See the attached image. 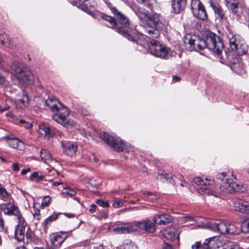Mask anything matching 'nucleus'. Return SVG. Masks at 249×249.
<instances>
[{"label": "nucleus", "instance_id": "40", "mask_svg": "<svg viewBox=\"0 0 249 249\" xmlns=\"http://www.w3.org/2000/svg\"><path fill=\"white\" fill-rule=\"evenodd\" d=\"M157 178L159 180H163L164 179H166L167 181H169V182L172 183V181H173V177L171 176H169L168 174L165 173V174H159L157 175Z\"/></svg>", "mask_w": 249, "mask_h": 249}, {"label": "nucleus", "instance_id": "15", "mask_svg": "<svg viewBox=\"0 0 249 249\" xmlns=\"http://www.w3.org/2000/svg\"><path fill=\"white\" fill-rule=\"evenodd\" d=\"M61 145L63 152L67 155L72 156L75 155L77 150V145L73 142L62 141Z\"/></svg>", "mask_w": 249, "mask_h": 249}, {"label": "nucleus", "instance_id": "22", "mask_svg": "<svg viewBox=\"0 0 249 249\" xmlns=\"http://www.w3.org/2000/svg\"><path fill=\"white\" fill-rule=\"evenodd\" d=\"M38 132L39 134L45 138H50L53 134L49 126L46 124H41L39 125Z\"/></svg>", "mask_w": 249, "mask_h": 249}, {"label": "nucleus", "instance_id": "12", "mask_svg": "<svg viewBox=\"0 0 249 249\" xmlns=\"http://www.w3.org/2000/svg\"><path fill=\"white\" fill-rule=\"evenodd\" d=\"M27 226V224L24 218L18 220V224L16 226L14 232V237L17 241L25 242L24 239Z\"/></svg>", "mask_w": 249, "mask_h": 249}, {"label": "nucleus", "instance_id": "56", "mask_svg": "<svg viewBox=\"0 0 249 249\" xmlns=\"http://www.w3.org/2000/svg\"><path fill=\"white\" fill-rule=\"evenodd\" d=\"M13 170L17 172L19 170V164L18 163H14L12 165Z\"/></svg>", "mask_w": 249, "mask_h": 249}, {"label": "nucleus", "instance_id": "48", "mask_svg": "<svg viewBox=\"0 0 249 249\" xmlns=\"http://www.w3.org/2000/svg\"><path fill=\"white\" fill-rule=\"evenodd\" d=\"M96 203L99 206L104 208H107L109 206V203L107 201H104L101 199H98L96 201Z\"/></svg>", "mask_w": 249, "mask_h": 249}, {"label": "nucleus", "instance_id": "37", "mask_svg": "<svg viewBox=\"0 0 249 249\" xmlns=\"http://www.w3.org/2000/svg\"><path fill=\"white\" fill-rule=\"evenodd\" d=\"M137 15L140 18L147 20L149 13L148 11L144 9H139L137 12Z\"/></svg>", "mask_w": 249, "mask_h": 249}, {"label": "nucleus", "instance_id": "16", "mask_svg": "<svg viewBox=\"0 0 249 249\" xmlns=\"http://www.w3.org/2000/svg\"><path fill=\"white\" fill-rule=\"evenodd\" d=\"M235 178L233 176L231 178L227 177L225 181L223 182L220 185V189L221 190L226 193L231 194L234 193L233 183Z\"/></svg>", "mask_w": 249, "mask_h": 249}, {"label": "nucleus", "instance_id": "36", "mask_svg": "<svg viewBox=\"0 0 249 249\" xmlns=\"http://www.w3.org/2000/svg\"><path fill=\"white\" fill-rule=\"evenodd\" d=\"M45 176L42 175H39L38 172H35L30 176V179L31 181L36 182L44 180Z\"/></svg>", "mask_w": 249, "mask_h": 249}, {"label": "nucleus", "instance_id": "3", "mask_svg": "<svg viewBox=\"0 0 249 249\" xmlns=\"http://www.w3.org/2000/svg\"><path fill=\"white\" fill-rule=\"evenodd\" d=\"M160 16L157 13L149 15L147 20H149L153 24H147L145 27L144 35L149 39H156L160 36V31L164 27V25L160 20Z\"/></svg>", "mask_w": 249, "mask_h": 249}, {"label": "nucleus", "instance_id": "63", "mask_svg": "<svg viewBox=\"0 0 249 249\" xmlns=\"http://www.w3.org/2000/svg\"><path fill=\"white\" fill-rule=\"evenodd\" d=\"M173 80L177 81L179 82L180 80V78L179 77H178L177 76H174L173 78Z\"/></svg>", "mask_w": 249, "mask_h": 249}, {"label": "nucleus", "instance_id": "28", "mask_svg": "<svg viewBox=\"0 0 249 249\" xmlns=\"http://www.w3.org/2000/svg\"><path fill=\"white\" fill-rule=\"evenodd\" d=\"M0 199H2L5 202L11 201L13 199L11 196L6 190L5 188L2 187L0 183Z\"/></svg>", "mask_w": 249, "mask_h": 249}, {"label": "nucleus", "instance_id": "26", "mask_svg": "<svg viewBox=\"0 0 249 249\" xmlns=\"http://www.w3.org/2000/svg\"><path fill=\"white\" fill-rule=\"evenodd\" d=\"M237 49H235L234 52L238 55H242L247 53L248 50V46L245 43L244 40L238 44Z\"/></svg>", "mask_w": 249, "mask_h": 249}, {"label": "nucleus", "instance_id": "45", "mask_svg": "<svg viewBox=\"0 0 249 249\" xmlns=\"http://www.w3.org/2000/svg\"><path fill=\"white\" fill-rule=\"evenodd\" d=\"M71 3L73 5L77 6L83 11H86L88 9V7L82 4L80 0L79 1H72Z\"/></svg>", "mask_w": 249, "mask_h": 249}, {"label": "nucleus", "instance_id": "29", "mask_svg": "<svg viewBox=\"0 0 249 249\" xmlns=\"http://www.w3.org/2000/svg\"><path fill=\"white\" fill-rule=\"evenodd\" d=\"M194 182L197 185H203L206 186L207 185H210L213 183V180L211 178H206L204 180L201 177H197L194 179Z\"/></svg>", "mask_w": 249, "mask_h": 249}, {"label": "nucleus", "instance_id": "34", "mask_svg": "<svg viewBox=\"0 0 249 249\" xmlns=\"http://www.w3.org/2000/svg\"><path fill=\"white\" fill-rule=\"evenodd\" d=\"M140 1L151 10H153L154 6L157 3L156 0H140Z\"/></svg>", "mask_w": 249, "mask_h": 249}, {"label": "nucleus", "instance_id": "59", "mask_svg": "<svg viewBox=\"0 0 249 249\" xmlns=\"http://www.w3.org/2000/svg\"><path fill=\"white\" fill-rule=\"evenodd\" d=\"M97 206L94 204H92L90 206V208L89 210V212L90 213H93L95 212Z\"/></svg>", "mask_w": 249, "mask_h": 249}, {"label": "nucleus", "instance_id": "25", "mask_svg": "<svg viewBox=\"0 0 249 249\" xmlns=\"http://www.w3.org/2000/svg\"><path fill=\"white\" fill-rule=\"evenodd\" d=\"M227 4H230L229 6L230 10L232 14L237 16L240 15L242 13L241 8L239 7L238 3H234L235 0H225Z\"/></svg>", "mask_w": 249, "mask_h": 249}, {"label": "nucleus", "instance_id": "55", "mask_svg": "<svg viewBox=\"0 0 249 249\" xmlns=\"http://www.w3.org/2000/svg\"><path fill=\"white\" fill-rule=\"evenodd\" d=\"M4 221L2 218L0 217V232H2L4 229Z\"/></svg>", "mask_w": 249, "mask_h": 249}, {"label": "nucleus", "instance_id": "57", "mask_svg": "<svg viewBox=\"0 0 249 249\" xmlns=\"http://www.w3.org/2000/svg\"><path fill=\"white\" fill-rule=\"evenodd\" d=\"M5 83V77L0 73V86L3 85Z\"/></svg>", "mask_w": 249, "mask_h": 249}, {"label": "nucleus", "instance_id": "13", "mask_svg": "<svg viewBox=\"0 0 249 249\" xmlns=\"http://www.w3.org/2000/svg\"><path fill=\"white\" fill-rule=\"evenodd\" d=\"M64 232L53 233L50 236V241L51 242V248L52 249H58L64 242L66 237L62 236L64 234Z\"/></svg>", "mask_w": 249, "mask_h": 249}, {"label": "nucleus", "instance_id": "52", "mask_svg": "<svg viewBox=\"0 0 249 249\" xmlns=\"http://www.w3.org/2000/svg\"><path fill=\"white\" fill-rule=\"evenodd\" d=\"M107 217V214L105 212H102L96 216V217L100 220L103 218L106 219Z\"/></svg>", "mask_w": 249, "mask_h": 249}, {"label": "nucleus", "instance_id": "64", "mask_svg": "<svg viewBox=\"0 0 249 249\" xmlns=\"http://www.w3.org/2000/svg\"><path fill=\"white\" fill-rule=\"evenodd\" d=\"M96 249H104V247L103 245L99 246Z\"/></svg>", "mask_w": 249, "mask_h": 249}, {"label": "nucleus", "instance_id": "33", "mask_svg": "<svg viewBox=\"0 0 249 249\" xmlns=\"http://www.w3.org/2000/svg\"><path fill=\"white\" fill-rule=\"evenodd\" d=\"M223 45L222 44V49L220 50V51L218 53L216 52H213V53H215L218 56V57L220 59V62L222 63H226V57H227V52L226 51H224L223 52Z\"/></svg>", "mask_w": 249, "mask_h": 249}, {"label": "nucleus", "instance_id": "53", "mask_svg": "<svg viewBox=\"0 0 249 249\" xmlns=\"http://www.w3.org/2000/svg\"><path fill=\"white\" fill-rule=\"evenodd\" d=\"M227 176L225 173L222 172L217 175V178L224 182L225 180V178L227 177Z\"/></svg>", "mask_w": 249, "mask_h": 249}, {"label": "nucleus", "instance_id": "11", "mask_svg": "<svg viewBox=\"0 0 249 249\" xmlns=\"http://www.w3.org/2000/svg\"><path fill=\"white\" fill-rule=\"evenodd\" d=\"M191 7L195 17L202 20L207 19L208 16L205 8L200 0H192Z\"/></svg>", "mask_w": 249, "mask_h": 249}, {"label": "nucleus", "instance_id": "58", "mask_svg": "<svg viewBox=\"0 0 249 249\" xmlns=\"http://www.w3.org/2000/svg\"><path fill=\"white\" fill-rule=\"evenodd\" d=\"M163 249H173L172 246L167 243H165L162 245Z\"/></svg>", "mask_w": 249, "mask_h": 249}, {"label": "nucleus", "instance_id": "14", "mask_svg": "<svg viewBox=\"0 0 249 249\" xmlns=\"http://www.w3.org/2000/svg\"><path fill=\"white\" fill-rule=\"evenodd\" d=\"M111 230L117 234L128 233L134 232L133 223H123L110 228Z\"/></svg>", "mask_w": 249, "mask_h": 249}, {"label": "nucleus", "instance_id": "10", "mask_svg": "<svg viewBox=\"0 0 249 249\" xmlns=\"http://www.w3.org/2000/svg\"><path fill=\"white\" fill-rule=\"evenodd\" d=\"M1 212L8 216H14L18 220L23 218L18 206L15 204L14 199L0 204Z\"/></svg>", "mask_w": 249, "mask_h": 249}, {"label": "nucleus", "instance_id": "50", "mask_svg": "<svg viewBox=\"0 0 249 249\" xmlns=\"http://www.w3.org/2000/svg\"><path fill=\"white\" fill-rule=\"evenodd\" d=\"M123 204L124 203L122 201L116 199L115 202L113 204V207L115 208H118L122 206Z\"/></svg>", "mask_w": 249, "mask_h": 249}, {"label": "nucleus", "instance_id": "9", "mask_svg": "<svg viewBox=\"0 0 249 249\" xmlns=\"http://www.w3.org/2000/svg\"><path fill=\"white\" fill-rule=\"evenodd\" d=\"M134 231H143L147 233H154L157 226L155 221L149 219H145L141 221H135L132 222Z\"/></svg>", "mask_w": 249, "mask_h": 249}, {"label": "nucleus", "instance_id": "20", "mask_svg": "<svg viewBox=\"0 0 249 249\" xmlns=\"http://www.w3.org/2000/svg\"><path fill=\"white\" fill-rule=\"evenodd\" d=\"M172 220V217L167 214H160L153 217V221L158 225H166L171 223Z\"/></svg>", "mask_w": 249, "mask_h": 249}, {"label": "nucleus", "instance_id": "32", "mask_svg": "<svg viewBox=\"0 0 249 249\" xmlns=\"http://www.w3.org/2000/svg\"><path fill=\"white\" fill-rule=\"evenodd\" d=\"M197 192L201 195H207L208 196H216V193L214 191L207 187H200L197 189Z\"/></svg>", "mask_w": 249, "mask_h": 249}, {"label": "nucleus", "instance_id": "54", "mask_svg": "<svg viewBox=\"0 0 249 249\" xmlns=\"http://www.w3.org/2000/svg\"><path fill=\"white\" fill-rule=\"evenodd\" d=\"M183 220L185 221H190V222H194L195 221V219L194 217L190 216H186L182 217Z\"/></svg>", "mask_w": 249, "mask_h": 249}, {"label": "nucleus", "instance_id": "51", "mask_svg": "<svg viewBox=\"0 0 249 249\" xmlns=\"http://www.w3.org/2000/svg\"><path fill=\"white\" fill-rule=\"evenodd\" d=\"M33 213L34 217L35 218H36L37 220H39L40 219V217H39L40 211L39 209L36 208L35 206L34 207V212Z\"/></svg>", "mask_w": 249, "mask_h": 249}, {"label": "nucleus", "instance_id": "6", "mask_svg": "<svg viewBox=\"0 0 249 249\" xmlns=\"http://www.w3.org/2000/svg\"><path fill=\"white\" fill-rule=\"evenodd\" d=\"M110 9L112 13L116 16L118 20V24H119L120 27H121L122 33L119 34L127 38L129 40L135 41V37L129 33L130 23L128 18L119 11L115 7H110Z\"/></svg>", "mask_w": 249, "mask_h": 249}, {"label": "nucleus", "instance_id": "2", "mask_svg": "<svg viewBox=\"0 0 249 249\" xmlns=\"http://www.w3.org/2000/svg\"><path fill=\"white\" fill-rule=\"evenodd\" d=\"M45 103L52 111L55 112L52 116L55 122L66 127H71L74 125V122L69 118V109L57 99L49 98L46 100Z\"/></svg>", "mask_w": 249, "mask_h": 249}, {"label": "nucleus", "instance_id": "61", "mask_svg": "<svg viewBox=\"0 0 249 249\" xmlns=\"http://www.w3.org/2000/svg\"><path fill=\"white\" fill-rule=\"evenodd\" d=\"M64 214L69 218L73 217L75 215L74 214L70 213H65Z\"/></svg>", "mask_w": 249, "mask_h": 249}, {"label": "nucleus", "instance_id": "18", "mask_svg": "<svg viewBox=\"0 0 249 249\" xmlns=\"http://www.w3.org/2000/svg\"><path fill=\"white\" fill-rule=\"evenodd\" d=\"M101 17L102 19L107 21L110 24V27L112 29L119 34L122 33L121 27H120L119 24H118L114 18L104 14H102Z\"/></svg>", "mask_w": 249, "mask_h": 249}, {"label": "nucleus", "instance_id": "21", "mask_svg": "<svg viewBox=\"0 0 249 249\" xmlns=\"http://www.w3.org/2000/svg\"><path fill=\"white\" fill-rule=\"evenodd\" d=\"M163 234L167 239L173 240L179 239L178 231L173 227H169L163 231Z\"/></svg>", "mask_w": 249, "mask_h": 249}, {"label": "nucleus", "instance_id": "60", "mask_svg": "<svg viewBox=\"0 0 249 249\" xmlns=\"http://www.w3.org/2000/svg\"><path fill=\"white\" fill-rule=\"evenodd\" d=\"M31 171V169L30 168H27V169H23L21 172V174L22 175H24L26 174L28 172H29Z\"/></svg>", "mask_w": 249, "mask_h": 249}, {"label": "nucleus", "instance_id": "17", "mask_svg": "<svg viewBox=\"0 0 249 249\" xmlns=\"http://www.w3.org/2000/svg\"><path fill=\"white\" fill-rule=\"evenodd\" d=\"M210 7L213 9L215 15H217L220 20L226 18L225 12L224 11L219 2L214 0L209 1Z\"/></svg>", "mask_w": 249, "mask_h": 249}, {"label": "nucleus", "instance_id": "41", "mask_svg": "<svg viewBox=\"0 0 249 249\" xmlns=\"http://www.w3.org/2000/svg\"><path fill=\"white\" fill-rule=\"evenodd\" d=\"M8 41V38L6 37V35L2 30L0 29V42L5 46H7L6 44Z\"/></svg>", "mask_w": 249, "mask_h": 249}, {"label": "nucleus", "instance_id": "19", "mask_svg": "<svg viewBox=\"0 0 249 249\" xmlns=\"http://www.w3.org/2000/svg\"><path fill=\"white\" fill-rule=\"evenodd\" d=\"M234 207L236 211L242 213H249V204L247 201L242 199H237L234 202Z\"/></svg>", "mask_w": 249, "mask_h": 249}, {"label": "nucleus", "instance_id": "39", "mask_svg": "<svg viewBox=\"0 0 249 249\" xmlns=\"http://www.w3.org/2000/svg\"><path fill=\"white\" fill-rule=\"evenodd\" d=\"M241 229L242 232L244 233L249 232V220L247 218L241 223Z\"/></svg>", "mask_w": 249, "mask_h": 249}, {"label": "nucleus", "instance_id": "23", "mask_svg": "<svg viewBox=\"0 0 249 249\" xmlns=\"http://www.w3.org/2000/svg\"><path fill=\"white\" fill-rule=\"evenodd\" d=\"M186 0H174L172 2V8L176 14L180 13L185 7Z\"/></svg>", "mask_w": 249, "mask_h": 249}, {"label": "nucleus", "instance_id": "43", "mask_svg": "<svg viewBox=\"0 0 249 249\" xmlns=\"http://www.w3.org/2000/svg\"><path fill=\"white\" fill-rule=\"evenodd\" d=\"M25 237H26V243L28 244L30 242H31L32 241L33 233H32V232L30 230V228L29 227H28L27 230H26L25 231Z\"/></svg>", "mask_w": 249, "mask_h": 249}, {"label": "nucleus", "instance_id": "62", "mask_svg": "<svg viewBox=\"0 0 249 249\" xmlns=\"http://www.w3.org/2000/svg\"><path fill=\"white\" fill-rule=\"evenodd\" d=\"M223 249H242L237 246H234L231 247V248H224Z\"/></svg>", "mask_w": 249, "mask_h": 249}, {"label": "nucleus", "instance_id": "27", "mask_svg": "<svg viewBox=\"0 0 249 249\" xmlns=\"http://www.w3.org/2000/svg\"><path fill=\"white\" fill-rule=\"evenodd\" d=\"M212 238L206 239L202 244L200 242H196L192 246V249H210L209 244L210 243Z\"/></svg>", "mask_w": 249, "mask_h": 249}, {"label": "nucleus", "instance_id": "4", "mask_svg": "<svg viewBox=\"0 0 249 249\" xmlns=\"http://www.w3.org/2000/svg\"><path fill=\"white\" fill-rule=\"evenodd\" d=\"M201 227L209 229L222 234H234L236 232V228L232 224L224 221H211L202 224Z\"/></svg>", "mask_w": 249, "mask_h": 249}, {"label": "nucleus", "instance_id": "30", "mask_svg": "<svg viewBox=\"0 0 249 249\" xmlns=\"http://www.w3.org/2000/svg\"><path fill=\"white\" fill-rule=\"evenodd\" d=\"M9 144L11 147L19 150H22L24 147V143L22 142L19 141L18 139H15L11 140Z\"/></svg>", "mask_w": 249, "mask_h": 249}, {"label": "nucleus", "instance_id": "44", "mask_svg": "<svg viewBox=\"0 0 249 249\" xmlns=\"http://www.w3.org/2000/svg\"><path fill=\"white\" fill-rule=\"evenodd\" d=\"M62 193L64 195L70 196L71 197L73 196L76 195L75 191L70 188H64L62 192Z\"/></svg>", "mask_w": 249, "mask_h": 249}, {"label": "nucleus", "instance_id": "47", "mask_svg": "<svg viewBox=\"0 0 249 249\" xmlns=\"http://www.w3.org/2000/svg\"><path fill=\"white\" fill-rule=\"evenodd\" d=\"M18 102L23 104L24 106H26L29 104V98L27 95L23 94V97L21 99H18Z\"/></svg>", "mask_w": 249, "mask_h": 249}, {"label": "nucleus", "instance_id": "38", "mask_svg": "<svg viewBox=\"0 0 249 249\" xmlns=\"http://www.w3.org/2000/svg\"><path fill=\"white\" fill-rule=\"evenodd\" d=\"M234 186V192H244L246 190V186L240 183H237L234 182L233 183Z\"/></svg>", "mask_w": 249, "mask_h": 249}, {"label": "nucleus", "instance_id": "24", "mask_svg": "<svg viewBox=\"0 0 249 249\" xmlns=\"http://www.w3.org/2000/svg\"><path fill=\"white\" fill-rule=\"evenodd\" d=\"M231 37L230 36H229L230 46L231 49L234 51L235 49H237L238 44L243 39H242L241 37L238 35H231Z\"/></svg>", "mask_w": 249, "mask_h": 249}, {"label": "nucleus", "instance_id": "49", "mask_svg": "<svg viewBox=\"0 0 249 249\" xmlns=\"http://www.w3.org/2000/svg\"><path fill=\"white\" fill-rule=\"evenodd\" d=\"M20 123L22 124V126L27 129L31 128L32 127V124L30 122H26L24 120H21Z\"/></svg>", "mask_w": 249, "mask_h": 249}, {"label": "nucleus", "instance_id": "8", "mask_svg": "<svg viewBox=\"0 0 249 249\" xmlns=\"http://www.w3.org/2000/svg\"><path fill=\"white\" fill-rule=\"evenodd\" d=\"M151 39L152 41L149 46V50L151 54L160 58L168 59L170 56L169 49L155 40V39Z\"/></svg>", "mask_w": 249, "mask_h": 249}, {"label": "nucleus", "instance_id": "31", "mask_svg": "<svg viewBox=\"0 0 249 249\" xmlns=\"http://www.w3.org/2000/svg\"><path fill=\"white\" fill-rule=\"evenodd\" d=\"M235 52L234 51H228L227 52V57H226V64H236V62L237 59L235 57L234 55Z\"/></svg>", "mask_w": 249, "mask_h": 249}, {"label": "nucleus", "instance_id": "5", "mask_svg": "<svg viewBox=\"0 0 249 249\" xmlns=\"http://www.w3.org/2000/svg\"><path fill=\"white\" fill-rule=\"evenodd\" d=\"M101 138L111 148L115 150L129 152L133 149V147L124 144L119 138L111 136L107 133L104 132L101 134Z\"/></svg>", "mask_w": 249, "mask_h": 249}, {"label": "nucleus", "instance_id": "35", "mask_svg": "<svg viewBox=\"0 0 249 249\" xmlns=\"http://www.w3.org/2000/svg\"><path fill=\"white\" fill-rule=\"evenodd\" d=\"M40 155L42 160L45 162L52 159L51 154L46 149H42L40 152Z\"/></svg>", "mask_w": 249, "mask_h": 249}, {"label": "nucleus", "instance_id": "7", "mask_svg": "<svg viewBox=\"0 0 249 249\" xmlns=\"http://www.w3.org/2000/svg\"><path fill=\"white\" fill-rule=\"evenodd\" d=\"M15 79H13L15 84L19 86L22 83L31 84L33 82V74L27 67L22 65L17 66L15 69Z\"/></svg>", "mask_w": 249, "mask_h": 249}, {"label": "nucleus", "instance_id": "1", "mask_svg": "<svg viewBox=\"0 0 249 249\" xmlns=\"http://www.w3.org/2000/svg\"><path fill=\"white\" fill-rule=\"evenodd\" d=\"M185 43L190 45L191 51H198L207 47L212 52H219L222 47V42L219 37L214 35L210 36L206 39L196 36L186 37Z\"/></svg>", "mask_w": 249, "mask_h": 249}, {"label": "nucleus", "instance_id": "46", "mask_svg": "<svg viewBox=\"0 0 249 249\" xmlns=\"http://www.w3.org/2000/svg\"><path fill=\"white\" fill-rule=\"evenodd\" d=\"M50 201L51 197L49 196H45L42 200L41 204L44 207L47 206L50 203Z\"/></svg>", "mask_w": 249, "mask_h": 249}, {"label": "nucleus", "instance_id": "42", "mask_svg": "<svg viewBox=\"0 0 249 249\" xmlns=\"http://www.w3.org/2000/svg\"><path fill=\"white\" fill-rule=\"evenodd\" d=\"M57 217L58 214L56 213H53L46 218L43 224L45 225V226H46L47 224H49L52 221L55 220Z\"/></svg>", "mask_w": 249, "mask_h": 249}]
</instances>
